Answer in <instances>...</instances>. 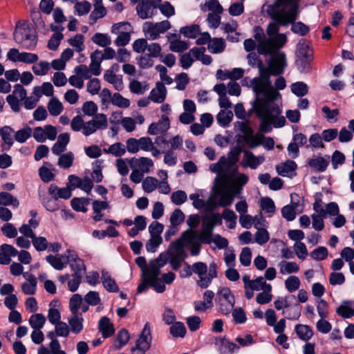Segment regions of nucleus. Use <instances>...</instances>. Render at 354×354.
<instances>
[{
	"label": "nucleus",
	"instance_id": "1",
	"mask_svg": "<svg viewBox=\"0 0 354 354\" xmlns=\"http://www.w3.org/2000/svg\"><path fill=\"white\" fill-rule=\"evenodd\" d=\"M275 100L254 99L252 102L257 116L261 120L260 129L263 132H270L272 124L275 128H279L283 127L286 123V118L283 116H279L281 110Z\"/></svg>",
	"mask_w": 354,
	"mask_h": 354
},
{
	"label": "nucleus",
	"instance_id": "2",
	"mask_svg": "<svg viewBox=\"0 0 354 354\" xmlns=\"http://www.w3.org/2000/svg\"><path fill=\"white\" fill-rule=\"evenodd\" d=\"M259 75L250 80L251 86L255 94V99L277 100L281 97L277 91L270 80L271 75H279L278 71H273L269 66L265 67L262 64L259 68Z\"/></svg>",
	"mask_w": 354,
	"mask_h": 354
},
{
	"label": "nucleus",
	"instance_id": "3",
	"mask_svg": "<svg viewBox=\"0 0 354 354\" xmlns=\"http://www.w3.org/2000/svg\"><path fill=\"white\" fill-rule=\"evenodd\" d=\"M167 262L169 258L167 254L161 253L156 259L155 263H151L148 268L143 271L142 281L137 288L138 293L145 292L149 287H151L158 293L165 291V285L159 279L160 268Z\"/></svg>",
	"mask_w": 354,
	"mask_h": 354
},
{
	"label": "nucleus",
	"instance_id": "4",
	"mask_svg": "<svg viewBox=\"0 0 354 354\" xmlns=\"http://www.w3.org/2000/svg\"><path fill=\"white\" fill-rule=\"evenodd\" d=\"M299 0H276V5L279 6H290L288 10L281 9L270 14L271 18L282 26H288L289 22L297 20L299 16Z\"/></svg>",
	"mask_w": 354,
	"mask_h": 354
},
{
	"label": "nucleus",
	"instance_id": "5",
	"mask_svg": "<svg viewBox=\"0 0 354 354\" xmlns=\"http://www.w3.org/2000/svg\"><path fill=\"white\" fill-rule=\"evenodd\" d=\"M15 41L26 50H34L37 44V35L35 30L28 25L24 24L17 28L13 34Z\"/></svg>",
	"mask_w": 354,
	"mask_h": 354
},
{
	"label": "nucleus",
	"instance_id": "6",
	"mask_svg": "<svg viewBox=\"0 0 354 354\" xmlns=\"http://www.w3.org/2000/svg\"><path fill=\"white\" fill-rule=\"evenodd\" d=\"M216 303L218 309L224 315H228L233 310L235 304L234 296L229 288L225 287L217 292Z\"/></svg>",
	"mask_w": 354,
	"mask_h": 354
},
{
	"label": "nucleus",
	"instance_id": "7",
	"mask_svg": "<svg viewBox=\"0 0 354 354\" xmlns=\"http://www.w3.org/2000/svg\"><path fill=\"white\" fill-rule=\"evenodd\" d=\"M131 28V25L129 22H120L112 26L111 32L118 35L115 40V44L117 46H124L129 44L131 39L129 31Z\"/></svg>",
	"mask_w": 354,
	"mask_h": 354
},
{
	"label": "nucleus",
	"instance_id": "8",
	"mask_svg": "<svg viewBox=\"0 0 354 354\" xmlns=\"http://www.w3.org/2000/svg\"><path fill=\"white\" fill-rule=\"evenodd\" d=\"M171 242L167 250V256L169 258V263L173 270H178L182 264V262L187 257V254L184 248Z\"/></svg>",
	"mask_w": 354,
	"mask_h": 354
},
{
	"label": "nucleus",
	"instance_id": "9",
	"mask_svg": "<svg viewBox=\"0 0 354 354\" xmlns=\"http://www.w3.org/2000/svg\"><path fill=\"white\" fill-rule=\"evenodd\" d=\"M171 24L168 20L162 21L153 24L151 21H146L143 26V30L145 32L148 39L151 40L156 39L161 33L165 32L170 29Z\"/></svg>",
	"mask_w": 354,
	"mask_h": 354
},
{
	"label": "nucleus",
	"instance_id": "10",
	"mask_svg": "<svg viewBox=\"0 0 354 354\" xmlns=\"http://www.w3.org/2000/svg\"><path fill=\"white\" fill-rule=\"evenodd\" d=\"M107 128V118L104 113H98L93 117L92 120L85 122L82 133L85 136H88L98 129H105Z\"/></svg>",
	"mask_w": 354,
	"mask_h": 354
},
{
	"label": "nucleus",
	"instance_id": "11",
	"mask_svg": "<svg viewBox=\"0 0 354 354\" xmlns=\"http://www.w3.org/2000/svg\"><path fill=\"white\" fill-rule=\"evenodd\" d=\"M214 229V227L208 215L203 216L202 230L198 234V239H200L202 243L205 244H210L212 243Z\"/></svg>",
	"mask_w": 354,
	"mask_h": 354
},
{
	"label": "nucleus",
	"instance_id": "12",
	"mask_svg": "<svg viewBox=\"0 0 354 354\" xmlns=\"http://www.w3.org/2000/svg\"><path fill=\"white\" fill-rule=\"evenodd\" d=\"M330 163V156H322L319 153L317 156H313L308 160V165L313 170L318 172H324Z\"/></svg>",
	"mask_w": 354,
	"mask_h": 354
},
{
	"label": "nucleus",
	"instance_id": "13",
	"mask_svg": "<svg viewBox=\"0 0 354 354\" xmlns=\"http://www.w3.org/2000/svg\"><path fill=\"white\" fill-rule=\"evenodd\" d=\"M215 346L219 354H232L239 348V346L230 342L225 337H216L215 339Z\"/></svg>",
	"mask_w": 354,
	"mask_h": 354
},
{
	"label": "nucleus",
	"instance_id": "14",
	"mask_svg": "<svg viewBox=\"0 0 354 354\" xmlns=\"http://www.w3.org/2000/svg\"><path fill=\"white\" fill-rule=\"evenodd\" d=\"M198 234L199 233H198L196 230L189 229L184 231L181 234L180 236L173 242L175 244L178 243V245L184 248L185 246L190 245L195 242L200 241V239H198Z\"/></svg>",
	"mask_w": 354,
	"mask_h": 354
},
{
	"label": "nucleus",
	"instance_id": "15",
	"mask_svg": "<svg viewBox=\"0 0 354 354\" xmlns=\"http://www.w3.org/2000/svg\"><path fill=\"white\" fill-rule=\"evenodd\" d=\"M136 11L138 15L142 19L151 18L157 13V10L150 3L149 0H142L137 5Z\"/></svg>",
	"mask_w": 354,
	"mask_h": 354
},
{
	"label": "nucleus",
	"instance_id": "16",
	"mask_svg": "<svg viewBox=\"0 0 354 354\" xmlns=\"http://www.w3.org/2000/svg\"><path fill=\"white\" fill-rule=\"evenodd\" d=\"M14 132V129L10 126H4L0 128L2 151H8L12 146L14 143L12 134Z\"/></svg>",
	"mask_w": 354,
	"mask_h": 354
},
{
	"label": "nucleus",
	"instance_id": "17",
	"mask_svg": "<svg viewBox=\"0 0 354 354\" xmlns=\"http://www.w3.org/2000/svg\"><path fill=\"white\" fill-rule=\"evenodd\" d=\"M48 192L53 198L57 200L59 198L67 200L72 196L71 189L67 185L66 187L60 188L55 184H50Z\"/></svg>",
	"mask_w": 354,
	"mask_h": 354
},
{
	"label": "nucleus",
	"instance_id": "18",
	"mask_svg": "<svg viewBox=\"0 0 354 354\" xmlns=\"http://www.w3.org/2000/svg\"><path fill=\"white\" fill-rule=\"evenodd\" d=\"M268 65L273 71H278L279 75L281 74L286 66V55L283 53L274 54L272 55V59L270 60Z\"/></svg>",
	"mask_w": 354,
	"mask_h": 354
},
{
	"label": "nucleus",
	"instance_id": "19",
	"mask_svg": "<svg viewBox=\"0 0 354 354\" xmlns=\"http://www.w3.org/2000/svg\"><path fill=\"white\" fill-rule=\"evenodd\" d=\"M169 120L167 116L162 115L161 120L151 123L148 128L150 135H157L166 132L169 128Z\"/></svg>",
	"mask_w": 354,
	"mask_h": 354
},
{
	"label": "nucleus",
	"instance_id": "20",
	"mask_svg": "<svg viewBox=\"0 0 354 354\" xmlns=\"http://www.w3.org/2000/svg\"><path fill=\"white\" fill-rule=\"evenodd\" d=\"M104 79L109 84H111L114 88L118 91H121L123 90L124 84L122 76L116 75L113 70H106L104 73Z\"/></svg>",
	"mask_w": 354,
	"mask_h": 354
},
{
	"label": "nucleus",
	"instance_id": "21",
	"mask_svg": "<svg viewBox=\"0 0 354 354\" xmlns=\"http://www.w3.org/2000/svg\"><path fill=\"white\" fill-rule=\"evenodd\" d=\"M151 331L150 326L148 322L145 324L143 329L142 330L141 334L139 338L137 339L136 346L148 350L151 344Z\"/></svg>",
	"mask_w": 354,
	"mask_h": 354
},
{
	"label": "nucleus",
	"instance_id": "22",
	"mask_svg": "<svg viewBox=\"0 0 354 354\" xmlns=\"http://www.w3.org/2000/svg\"><path fill=\"white\" fill-rule=\"evenodd\" d=\"M267 283L263 277H259L252 280V283L245 292V297L248 299H250L254 297V291L264 290L266 288Z\"/></svg>",
	"mask_w": 354,
	"mask_h": 354
},
{
	"label": "nucleus",
	"instance_id": "23",
	"mask_svg": "<svg viewBox=\"0 0 354 354\" xmlns=\"http://www.w3.org/2000/svg\"><path fill=\"white\" fill-rule=\"evenodd\" d=\"M98 330L102 333L103 338H109L115 333L113 324L108 317H102L98 322Z\"/></svg>",
	"mask_w": 354,
	"mask_h": 354
},
{
	"label": "nucleus",
	"instance_id": "24",
	"mask_svg": "<svg viewBox=\"0 0 354 354\" xmlns=\"http://www.w3.org/2000/svg\"><path fill=\"white\" fill-rule=\"evenodd\" d=\"M70 141L68 133H60L57 137V142L53 145L51 150L53 154L59 156L66 150V146Z\"/></svg>",
	"mask_w": 354,
	"mask_h": 354
},
{
	"label": "nucleus",
	"instance_id": "25",
	"mask_svg": "<svg viewBox=\"0 0 354 354\" xmlns=\"http://www.w3.org/2000/svg\"><path fill=\"white\" fill-rule=\"evenodd\" d=\"M257 49L259 54L263 55L272 56L277 53V48L273 44V40L271 38L265 39L259 42Z\"/></svg>",
	"mask_w": 354,
	"mask_h": 354
},
{
	"label": "nucleus",
	"instance_id": "26",
	"mask_svg": "<svg viewBox=\"0 0 354 354\" xmlns=\"http://www.w3.org/2000/svg\"><path fill=\"white\" fill-rule=\"evenodd\" d=\"M101 281L104 288L109 292H118L120 289L114 279L110 273L105 270H102Z\"/></svg>",
	"mask_w": 354,
	"mask_h": 354
},
{
	"label": "nucleus",
	"instance_id": "27",
	"mask_svg": "<svg viewBox=\"0 0 354 354\" xmlns=\"http://www.w3.org/2000/svg\"><path fill=\"white\" fill-rule=\"evenodd\" d=\"M167 89L162 82H157L156 88H153L149 95V98L154 102L162 103L166 97Z\"/></svg>",
	"mask_w": 354,
	"mask_h": 354
},
{
	"label": "nucleus",
	"instance_id": "28",
	"mask_svg": "<svg viewBox=\"0 0 354 354\" xmlns=\"http://www.w3.org/2000/svg\"><path fill=\"white\" fill-rule=\"evenodd\" d=\"M301 306L298 303H295L292 306L285 308L282 311V315L285 319L290 320H297L301 316Z\"/></svg>",
	"mask_w": 354,
	"mask_h": 354
},
{
	"label": "nucleus",
	"instance_id": "29",
	"mask_svg": "<svg viewBox=\"0 0 354 354\" xmlns=\"http://www.w3.org/2000/svg\"><path fill=\"white\" fill-rule=\"evenodd\" d=\"M295 330L298 337L305 342L308 341L313 336V330L312 328L304 324H297L295 326Z\"/></svg>",
	"mask_w": 354,
	"mask_h": 354
},
{
	"label": "nucleus",
	"instance_id": "30",
	"mask_svg": "<svg viewBox=\"0 0 354 354\" xmlns=\"http://www.w3.org/2000/svg\"><path fill=\"white\" fill-rule=\"evenodd\" d=\"M130 339L129 331L125 328L120 330L114 339L113 346L115 349H120L124 346Z\"/></svg>",
	"mask_w": 354,
	"mask_h": 354
},
{
	"label": "nucleus",
	"instance_id": "31",
	"mask_svg": "<svg viewBox=\"0 0 354 354\" xmlns=\"http://www.w3.org/2000/svg\"><path fill=\"white\" fill-rule=\"evenodd\" d=\"M297 168V164L295 161L288 160L285 162L276 166L277 173L282 176H287L294 171Z\"/></svg>",
	"mask_w": 354,
	"mask_h": 354
},
{
	"label": "nucleus",
	"instance_id": "32",
	"mask_svg": "<svg viewBox=\"0 0 354 354\" xmlns=\"http://www.w3.org/2000/svg\"><path fill=\"white\" fill-rule=\"evenodd\" d=\"M201 27L198 24H192L185 26L180 28V33L185 37L189 39H196L200 34Z\"/></svg>",
	"mask_w": 354,
	"mask_h": 354
},
{
	"label": "nucleus",
	"instance_id": "33",
	"mask_svg": "<svg viewBox=\"0 0 354 354\" xmlns=\"http://www.w3.org/2000/svg\"><path fill=\"white\" fill-rule=\"evenodd\" d=\"M243 154L244 157L241 162V165L243 167H250L252 169H255L259 167V162L257 160V156L252 152L243 151Z\"/></svg>",
	"mask_w": 354,
	"mask_h": 354
},
{
	"label": "nucleus",
	"instance_id": "34",
	"mask_svg": "<svg viewBox=\"0 0 354 354\" xmlns=\"http://www.w3.org/2000/svg\"><path fill=\"white\" fill-rule=\"evenodd\" d=\"M0 205L4 207L12 205L13 208H17L19 205V201L11 194L1 192H0Z\"/></svg>",
	"mask_w": 354,
	"mask_h": 354
},
{
	"label": "nucleus",
	"instance_id": "35",
	"mask_svg": "<svg viewBox=\"0 0 354 354\" xmlns=\"http://www.w3.org/2000/svg\"><path fill=\"white\" fill-rule=\"evenodd\" d=\"M50 114L53 116L59 115L64 110L62 103L56 97H52L47 105Z\"/></svg>",
	"mask_w": 354,
	"mask_h": 354
},
{
	"label": "nucleus",
	"instance_id": "36",
	"mask_svg": "<svg viewBox=\"0 0 354 354\" xmlns=\"http://www.w3.org/2000/svg\"><path fill=\"white\" fill-rule=\"evenodd\" d=\"M225 48V42L223 38L215 37L208 44L207 48L211 53H222Z\"/></svg>",
	"mask_w": 354,
	"mask_h": 354
},
{
	"label": "nucleus",
	"instance_id": "37",
	"mask_svg": "<svg viewBox=\"0 0 354 354\" xmlns=\"http://www.w3.org/2000/svg\"><path fill=\"white\" fill-rule=\"evenodd\" d=\"M241 152L242 148L241 146L236 145L231 148L230 151L227 153V158H226L227 167H232L239 161Z\"/></svg>",
	"mask_w": 354,
	"mask_h": 354
},
{
	"label": "nucleus",
	"instance_id": "38",
	"mask_svg": "<svg viewBox=\"0 0 354 354\" xmlns=\"http://www.w3.org/2000/svg\"><path fill=\"white\" fill-rule=\"evenodd\" d=\"M63 256H55L52 254L47 255L45 258L46 261L55 270H62L66 266V263L62 261Z\"/></svg>",
	"mask_w": 354,
	"mask_h": 354
},
{
	"label": "nucleus",
	"instance_id": "39",
	"mask_svg": "<svg viewBox=\"0 0 354 354\" xmlns=\"http://www.w3.org/2000/svg\"><path fill=\"white\" fill-rule=\"evenodd\" d=\"M46 317L43 314H33L29 318V324L33 330L41 329L46 323Z\"/></svg>",
	"mask_w": 354,
	"mask_h": 354
},
{
	"label": "nucleus",
	"instance_id": "40",
	"mask_svg": "<svg viewBox=\"0 0 354 354\" xmlns=\"http://www.w3.org/2000/svg\"><path fill=\"white\" fill-rule=\"evenodd\" d=\"M89 204V201L86 198L75 197L71 201L72 208L76 212H86L87 211L86 206Z\"/></svg>",
	"mask_w": 354,
	"mask_h": 354
},
{
	"label": "nucleus",
	"instance_id": "41",
	"mask_svg": "<svg viewBox=\"0 0 354 354\" xmlns=\"http://www.w3.org/2000/svg\"><path fill=\"white\" fill-rule=\"evenodd\" d=\"M293 21L289 22L292 24L291 31L299 36L304 37L308 34L310 31L309 27L301 21Z\"/></svg>",
	"mask_w": 354,
	"mask_h": 354
},
{
	"label": "nucleus",
	"instance_id": "42",
	"mask_svg": "<svg viewBox=\"0 0 354 354\" xmlns=\"http://www.w3.org/2000/svg\"><path fill=\"white\" fill-rule=\"evenodd\" d=\"M336 313L344 319H349L354 316V309L349 306V301H344L336 309Z\"/></svg>",
	"mask_w": 354,
	"mask_h": 354
},
{
	"label": "nucleus",
	"instance_id": "43",
	"mask_svg": "<svg viewBox=\"0 0 354 354\" xmlns=\"http://www.w3.org/2000/svg\"><path fill=\"white\" fill-rule=\"evenodd\" d=\"M297 57H313V50L304 39H301L297 44Z\"/></svg>",
	"mask_w": 354,
	"mask_h": 354
},
{
	"label": "nucleus",
	"instance_id": "44",
	"mask_svg": "<svg viewBox=\"0 0 354 354\" xmlns=\"http://www.w3.org/2000/svg\"><path fill=\"white\" fill-rule=\"evenodd\" d=\"M280 272L283 274L296 273L299 270L298 264L295 261H283L279 263Z\"/></svg>",
	"mask_w": 354,
	"mask_h": 354
},
{
	"label": "nucleus",
	"instance_id": "45",
	"mask_svg": "<svg viewBox=\"0 0 354 354\" xmlns=\"http://www.w3.org/2000/svg\"><path fill=\"white\" fill-rule=\"evenodd\" d=\"M32 129L26 125L22 129L17 131L15 133V139L17 142L19 143L25 142L29 138H30L32 135Z\"/></svg>",
	"mask_w": 354,
	"mask_h": 354
},
{
	"label": "nucleus",
	"instance_id": "46",
	"mask_svg": "<svg viewBox=\"0 0 354 354\" xmlns=\"http://www.w3.org/2000/svg\"><path fill=\"white\" fill-rule=\"evenodd\" d=\"M74 155L71 151L60 154L57 165L62 169H68L73 165Z\"/></svg>",
	"mask_w": 354,
	"mask_h": 354
},
{
	"label": "nucleus",
	"instance_id": "47",
	"mask_svg": "<svg viewBox=\"0 0 354 354\" xmlns=\"http://www.w3.org/2000/svg\"><path fill=\"white\" fill-rule=\"evenodd\" d=\"M272 286L268 284L262 292L257 295L256 301L259 304H266L271 301L272 295L271 294Z\"/></svg>",
	"mask_w": 354,
	"mask_h": 354
},
{
	"label": "nucleus",
	"instance_id": "48",
	"mask_svg": "<svg viewBox=\"0 0 354 354\" xmlns=\"http://www.w3.org/2000/svg\"><path fill=\"white\" fill-rule=\"evenodd\" d=\"M104 152L110 153L115 157H121L126 152L124 145L121 142H116L111 145L108 149H104Z\"/></svg>",
	"mask_w": 354,
	"mask_h": 354
},
{
	"label": "nucleus",
	"instance_id": "49",
	"mask_svg": "<svg viewBox=\"0 0 354 354\" xmlns=\"http://www.w3.org/2000/svg\"><path fill=\"white\" fill-rule=\"evenodd\" d=\"M55 304L56 302L51 301L48 311V321L53 325L61 322V314L59 310L55 308Z\"/></svg>",
	"mask_w": 354,
	"mask_h": 354
},
{
	"label": "nucleus",
	"instance_id": "50",
	"mask_svg": "<svg viewBox=\"0 0 354 354\" xmlns=\"http://www.w3.org/2000/svg\"><path fill=\"white\" fill-rule=\"evenodd\" d=\"M222 218L228 223L227 227L229 229L235 228L237 216L233 210L225 209L222 213Z\"/></svg>",
	"mask_w": 354,
	"mask_h": 354
},
{
	"label": "nucleus",
	"instance_id": "51",
	"mask_svg": "<svg viewBox=\"0 0 354 354\" xmlns=\"http://www.w3.org/2000/svg\"><path fill=\"white\" fill-rule=\"evenodd\" d=\"M82 322V317H79L77 315H73V316L68 319L71 331L75 334L80 333L83 329Z\"/></svg>",
	"mask_w": 354,
	"mask_h": 354
},
{
	"label": "nucleus",
	"instance_id": "52",
	"mask_svg": "<svg viewBox=\"0 0 354 354\" xmlns=\"http://www.w3.org/2000/svg\"><path fill=\"white\" fill-rule=\"evenodd\" d=\"M291 91L298 97H303L308 93V87L304 82H297L291 84Z\"/></svg>",
	"mask_w": 354,
	"mask_h": 354
},
{
	"label": "nucleus",
	"instance_id": "53",
	"mask_svg": "<svg viewBox=\"0 0 354 354\" xmlns=\"http://www.w3.org/2000/svg\"><path fill=\"white\" fill-rule=\"evenodd\" d=\"M169 331L174 337H184L187 330L183 323L177 322L171 325Z\"/></svg>",
	"mask_w": 354,
	"mask_h": 354
},
{
	"label": "nucleus",
	"instance_id": "54",
	"mask_svg": "<svg viewBox=\"0 0 354 354\" xmlns=\"http://www.w3.org/2000/svg\"><path fill=\"white\" fill-rule=\"evenodd\" d=\"M50 69V64L46 61H41L32 67L33 73L36 75L43 76L48 73Z\"/></svg>",
	"mask_w": 354,
	"mask_h": 354
},
{
	"label": "nucleus",
	"instance_id": "55",
	"mask_svg": "<svg viewBox=\"0 0 354 354\" xmlns=\"http://www.w3.org/2000/svg\"><path fill=\"white\" fill-rule=\"evenodd\" d=\"M92 41L101 47H106L111 44V39L108 35L100 32H97L93 36Z\"/></svg>",
	"mask_w": 354,
	"mask_h": 354
},
{
	"label": "nucleus",
	"instance_id": "56",
	"mask_svg": "<svg viewBox=\"0 0 354 354\" xmlns=\"http://www.w3.org/2000/svg\"><path fill=\"white\" fill-rule=\"evenodd\" d=\"M234 200V194L230 192H223L221 193L218 205L220 207H226L230 206Z\"/></svg>",
	"mask_w": 354,
	"mask_h": 354
},
{
	"label": "nucleus",
	"instance_id": "57",
	"mask_svg": "<svg viewBox=\"0 0 354 354\" xmlns=\"http://www.w3.org/2000/svg\"><path fill=\"white\" fill-rule=\"evenodd\" d=\"M233 114L232 111H221L217 116L216 120L220 126L226 127L229 126L230 123L232 120Z\"/></svg>",
	"mask_w": 354,
	"mask_h": 354
},
{
	"label": "nucleus",
	"instance_id": "58",
	"mask_svg": "<svg viewBox=\"0 0 354 354\" xmlns=\"http://www.w3.org/2000/svg\"><path fill=\"white\" fill-rule=\"evenodd\" d=\"M263 139V136L260 133H257L256 135L252 133L243 138V141L248 145L250 149H254L258 147L262 142Z\"/></svg>",
	"mask_w": 354,
	"mask_h": 354
},
{
	"label": "nucleus",
	"instance_id": "59",
	"mask_svg": "<svg viewBox=\"0 0 354 354\" xmlns=\"http://www.w3.org/2000/svg\"><path fill=\"white\" fill-rule=\"evenodd\" d=\"M31 242L35 250L38 252L45 251L48 249V243L47 239L44 236H37L35 235Z\"/></svg>",
	"mask_w": 354,
	"mask_h": 354
},
{
	"label": "nucleus",
	"instance_id": "60",
	"mask_svg": "<svg viewBox=\"0 0 354 354\" xmlns=\"http://www.w3.org/2000/svg\"><path fill=\"white\" fill-rule=\"evenodd\" d=\"M260 206L262 210L266 213L272 215L276 210L275 205L272 198L269 197L263 198L261 200Z\"/></svg>",
	"mask_w": 354,
	"mask_h": 354
},
{
	"label": "nucleus",
	"instance_id": "61",
	"mask_svg": "<svg viewBox=\"0 0 354 354\" xmlns=\"http://www.w3.org/2000/svg\"><path fill=\"white\" fill-rule=\"evenodd\" d=\"M113 105L120 108H128L130 106V101L124 98L120 93H115L112 96L111 102Z\"/></svg>",
	"mask_w": 354,
	"mask_h": 354
},
{
	"label": "nucleus",
	"instance_id": "62",
	"mask_svg": "<svg viewBox=\"0 0 354 354\" xmlns=\"http://www.w3.org/2000/svg\"><path fill=\"white\" fill-rule=\"evenodd\" d=\"M136 165L142 173L149 172L150 168L153 167V162L151 159L146 157H141L136 160Z\"/></svg>",
	"mask_w": 354,
	"mask_h": 354
},
{
	"label": "nucleus",
	"instance_id": "63",
	"mask_svg": "<svg viewBox=\"0 0 354 354\" xmlns=\"http://www.w3.org/2000/svg\"><path fill=\"white\" fill-rule=\"evenodd\" d=\"M300 286V280L297 276H290L285 281V286L289 292L297 290Z\"/></svg>",
	"mask_w": 354,
	"mask_h": 354
},
{
	"label": "nucleus",
	"instance_id": "64",
	"mask_svg": "<svg viewBox=\"0 0 354 354\" xmlns=\"http://www.w3.org/2000/svg\"><path fill=\"white\" fill-rule=\"evenodd\" d=\"M328 252L326 247L319 246L310 252V257L315 261H323L328 257Z\"/></svg>",
	"mask_w": 354,
	"mask_h": 354
}]
</instances>
